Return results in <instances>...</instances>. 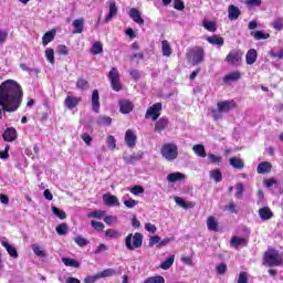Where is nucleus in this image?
<instances>
[{
  "label": "nucleus",
  "instance_id": "f257e3e1",
  "mask_svg": "<svg viewBox=\"0 0 283 283\" xmlns=\"http://www.w3.org/2000/svg\"><path fill=\"white\" fill-rule=\"evenodd\" d=\"M23 88L14 80H7L0 85V106L3 112H17L21 106Z\"/></svg>",
  "mask_w": 283,
  "mask_h": 283
},
{
  "label": "nucleus",
  "instance_id": "f03ea898",
  "mask_svg": "<svg viewBox=\"0 0 283 283\" xmlns=\"http://www.w3.org/2000/svg\"><path fill=\"white\" fill-rule=\"evenodd\" d=\"M237 106L238 104L233 99L218 102L217 109H211V116L216 120H220L222 119L223 114H229V112L235 109Z\"/></svg>",
  "mask_w": 283,
  "mask_h": 283
},
{
  "label": "nucleus",
  "instance_id": "7ed1b4c3",
  "mask_svg": "<svg viewBox=\"0 0 283 283\" xmlns=\"http://www.w3.org/2000/svg\"><path fill=\"white\" fill-rule=\"evenodd\" d=\"M161 157L168 163H174L178 158V146L174 143H166L160 149Z\"/></svg>",
  "mask_w": 283,
  "mask_h": 283
},
{
  "label": "nucleus",
  "instance_id": "20e7f679",
  "mask_svg": "<svg viewBox=\"0 0 283 283\" xmlns=\"http://www.w3.org/2000/svg\"><path fill=\"white\" fill-rule=\"evenodd\" d=\"M265 266H280L282 264V256L276 250L270 249L264 254Z\"/></svg>",
  "mask_w": 283,
  "mask_h": 283
},
{
  "label": "nucleus",
  "instance_id": "39448f33",
  "mask_svg": "<svg viewBox=\"0 0 283 283\" xmlns=\"http://www.w3.org/2000/svg\"><path fill=\"white\" fill-rule=\"evenodd\" d=\"M125 244L128 251L140 249V247H143V234L139 232H136L135 234H128L126 237Z\"/></svg>",
  "mask_w": 283,
  "mask_h": 283
},
{
  "label": "nucleus",
  "instance_id": "423d86ee",
  "mask_svg": "<svg viewBox=\"0 0 283 283\" xmlns=\"http://www.w3.org/2000/svg\"><path fill=\"white\" fill-rule=\"evenodd\" d=\"M108 78L111 81V87L114 92H120L123 86L120 85V75L118 74V69L113 67L108 73Z\"/></svg>",
  "mask_w": 283,
  "mask_h": 283
},
{
  "label": "nucleus",
  "instance_id": "0eeeda50",
  "mask_svg": "<svg viewBox=\"0 0 283 283\" xmlns=\"http://www.w3.org/2000/svg\"><path fill=\"white\" fill-rule=\"evenodd\" d=\"M163 109V104L156 103L153 106H150L146 112V118L151 117L153 120H158L160 116V112Z\"/></svg>",
  "mask_w": 283,
  "mask_h": 283
},
{
  "label": "nucleus",
  "instance_id": "6e6552de",
  "mask_svg": "<svg viewBox=\"0 0 283 283\" xmlns=\"http://www.w3.org/2000/svg\"><path fill=\"white\" fill-rule=\"evenodd\" d=\"M91 105H92V111L95 114H99L101 113V95L98 94V90H94L92 92Z\"/></svg>",
  "mask_w": 283,
  "mask_h": 283
},
{
  "label": "nucleus",
  "instance_id": "1a4fd4ad",
  "mask_svg": "<svg viewBox=\"0 0 283 283\" xmlns=\"http://www.w3.org/2000/svg\"><path fill=\"white\" fill-rule=\"evenodd\" d=\"M136 140H138L136 133H134L132 129H127L125 133V143L127 147L134 149V147H136Z\"/></svg>",
  "mask_w": 283,
  "mask_h": 283
},
{
  "label": "nucleus",
  "instance_id": "9d476101",
  "mask_svg": "<svg viewBox=\"0 0 283 283\" xmlns=\"http://www.w3.org/2000/svg\"><path fill=\"white\" fill-rule=\"evenodd\" d=\"M103 202L106 207H120V201H118V197L112 193H105L103 196Z\"/></svg>",
  "mask_w": 283,
  "mask_h": 283
},
{
  "label": "nucleus",
  "instance_id": "9b49d317",
  "mask_svg": "<svg viewBox=\"0 0 283 283\" xmlns=\"http://www.w3.org/2000/svg\"><path fill=\"white\" fill-rule=\"evenodd\" d=\"M242 60V53L240 51L232 50L226 57L227 63L230 65H235V63H240Z\"/></svg>",
  "mask_w": 283,
  "mask_h": 283
},
{
  "label": "nucleus",
  "instance_id": "f8f14e48",
  "mask_svg": "<svg viewBox=\"0 0 283 283\" xmlns=\"http://www.w3.org/2000/svg\"><path fill=\"white\" fill-rule=\"evenodd\" d=\"M7 143H14L17 140V129L14 127L7 128L2 135Z\"/></svg>",
  "mask_w": 283,
  "mask_h": 283
},
{
  "label": "nucleus",
  "instance_id": "ddd939ff",
  "mask_svg": "<svg viewBox=\"0 0 283 283\" xmlns=\"http://www.w3.org/2000/svg\"><path fill=\"white\" fill-rule=\"evenodd\" d=\"M168 182H182V180H187V175L182 172H171L166 177Z\"/></svg>",
  "mask_w": 283,
  "mask_h": 283
},
{
  "label": "nucleus",
  "instance_id": "4468645a",
  "mask_svg": "<svg viewBox=\"0 0 283 283\" xmlns=\"http://www.w3.org/2000/svg\"><path fill=\"white\" fill-rule=\"evenodd\" d=\"M249 244V239L242 237H232L230 241V247L238 249V247H247Z\"/></svg>",
  "mask_w": 283,
  "mask_h": 283
},
{
  "label": "nucleus",
  "instance_id": "2eb2a0df",
  "mask_svg": "<svg viewBox=\"0 0 283 283\" xmlns=\"http://www.w3.org/2000/svg\"><path fill=\"white\" fill-rule=\"evenodd\" d=\"M116 14H118V7H116V2L114 0L109 1V12L105 18V22L109 23V21H112V19H114V17H116Z\"/></svg>",
  "mask_w": 283,
  "mask_h": 283
},
{
  "label": "nucleus",
  "instance_id": "dca6fc26",
  "mask_svg": "<svg viewBox=\"0 0 283 283\" xmlns=\"http://www.w3.org/2000/svg\"><path fill=\"white\" fill-rule=\"evenodd\" d=\"M240 14H241L240 8H238L233 4L229 6V8H228V19L230 21H237V19L240 18Z\"/></svg>",
  "mask_w": 283,
  "mask_h": 283
},
{
  "label": "nucleus",
  "instance_id": "f3484780",
  "mask_svg": "<svg viewBox=\"0 0 283 283\" xmlns=\"http://www.w3.org/2000/svg\"><path fill=\"white\" fill-rule=\"evenodd\" d=\"M129 17L135 21V23H138V25H144L145 20H143V17H140V11L136 8H132L129 11Z\"/></svg>",
  "mask_w": 283,
  "mask_h": 283
},
{
  "label": "nucleus",
  "instance_id": "a211bd4d",
  "mask_svg": "<svg viewBox=\"0 0 283 283\" xmlns=\"http://www.w3.org/2000/svg\"><path fill=\"white\" fill-rule=\"evenodd\" d=\"M1 244L2 247H4V249L7 250V252L11 258H13L14 260L19 258V253L17 252V248H14V245H10V243L6 240H2Z\"/></svg>",
  "mask_w": 283,
  "mask_h": 283
},
{
  "label": "nucleus",
  "instance_id": "6ab92c4d",
  "mask_svg": "<svg viewBox=\"0 0 283 283\" xmlns=\"http://www.w3.org/2000/svg\"><path fill=\"white\" fill-rule=\"evenodd\" d=\"M210 45H217V48H222L224 45V38L220 35H211L206 39Z\"/></svg>",
  "mask_w": 283,
  "mask_h": 283
},
{
  "label": "nucleus",
  "instance_id": "aec40b11",
  "mask_svg": "<svg viewBox=\"0 0 283 283\" xmlns=\"http://www.w3.org/2000/svg\"><path fill=\"white\" fill-rule=\"evenodd\" d=\"M205 59V50L202 48H196L193 50V57L192 61L196 65H198V63H202Z\"/></svg>",
  "mask_w": 283,
  "mask_h": 283
},
{
  "label": "nucleus",
  "instance_id": "412c9836",
  "mask_svg": "<svg viewBox=\"0 0 283 283\" xmlns=\"http://www.w3.org/2000/svg\"><path fill=\"white\" fill-rule=\"evenodd\" d=\"M241 78H242V73H240V71H235L227 74L223 77V83H233L235 81H240Z\"/></svg>",
  "mask_w": 283,
  "mask_h": 283
},
{
  "label": "nucleus",
  "instance_id": "4be33fe9",
  "mask_svg": "<svg viewBox=\"0 0 283 283\" xmlns=\"http://www.w3.org/2000/svg\"><path fill=\"white\" fill-rule=\"evenodd\" d=\"M245 61L248 65H253L258 61V51L255 49H250L245 54Z\"/></svg>",
  "mask_w": 283,
  "mask_h": 283
},
{
  "label": "nucleus",
  "instance_id": "5701e85b",
  "mask_svg": "<svg viewBox=\"0 0 283 283\" xmlns=\"http://www.w3.org/2000/svg\"><path fill=\"white\" fill-rule=\"evenodd\" d=\"M78 103H81V97L66 96L64 101L65 107H67V109H74Z\"/></svg>",
  "mask_w": 283,
  "mask_h": 283
},
{
  "label": "nucleus",
  "instance_id": "b1692460",
  "mask_svg": "<svg viewBox=\"0 0 283 283\" xmlns=\"http://www.w3.org/2000/svg\"><path fill=\"white\" fill-rule=\"evenodd\" d=\"M259 216L263 221L271 220L273 218V211L269 207H263L259 210Z\"/></svg>",
  "mask_w": 283,
  "mask_h": 283
},
{
  "label": "nucleus",
  "instance_id": "393cba45",
  "mask_svg": "<svg viewBox=\"0 0 283 283\" xmlns=\"http://www.w3.org/2000/svg\"><path fill=\"white\" fill-rule=\"evenodd\" d=\"M218 219L216 217H209L207 220V228L209 231H214L218 233L220 231V228L218 227Z\"/></svg>",
  "mask_w": 283,
  "mask_h": 283
},
{
  "label": "nucleus",
  "instance_id": "a878e982",
  "mask_svg": "<svg viewBox=\"0 0 283 283\" xmlns=\"http://www.w3.org/2000/svg\"><path fill=\"white\" fill-rule=\"evenodd\" d=\"M167 125H169V120L165 117H161L155 124V132H165V129H167Z\"/></svg>",
  "mask_w": 283,
  "mask_h": 283
},
{
  "label": "nucleus",
  "instance_id": "bb28decb",
  "mask_svg": "<svg viewBox=\"0 0 283 283\" xmlns=\"http://www.w3.org/2000/svg\"><path fill=\"white\" fill-rule=\"evenodd\" d=\"M192 151L198 156L199 158H207V150H205V145L197 144L192 146Z\"/></svg>",
  "mask_w": 283,
  "mask_h": 283
},
{
  "label": "nucleus",
  "instance_id": "cd10ccee",
  "mask_svg": "<svg viewBox=\"0 0 283 283\" xmlns=\"http://www.w3.org/2000/svg\"><path fill=\"white\" fill-rule=\"evenodd\" d=\"M272 165L269 161H262L259 164L256 171L258 174H270L271 169H272Z\"/></svg>",
  "mask_w": 283,
  "mask_h": 283
},
{
  "label": "nucleus",
  "instance_id": "c85d7f7f",
  "mask_svg": "<svg viewBox=\"0 0 283 283\" xmlns=\"http://www.w3.org/2000/svg\"><path fill=\"white\" fill-rule=\"evenodd\" d=\"M119 109H120L122 114H129V112H132V109H134V104H132V102H129V101H122L119 103Z\"/></svg>",
  "mask_w": 283,
  "mask_h": 283
},
{
  "label": "nucleus",
  "instance_id": "c756f323",
  "mask_svg": "<svg viewBox=\"0 0 283 283\" xmlns=\"http://www.w3.org/2000/svg\"><path fill=\"white\" fill-rule=\"evenodd\" d=\"M54 36H56L55 30H51V31L46 32L42 36V44L45 46V45H48V43H52V41H54Z\"/></svg>",
  "mask_w": 283,
  "mask_h": 283
},
{
  "label": "nucleus",
  "instance_id": "7c9ffc66",
  "mask_svg": "<svg viewBox=\"0 0 283 283\" xmlns=\"http://www.w3.org/2000/svg\"><path fill=\"white\" fill-rule=\"evenodd\" d=\"M122 200L127 209H134L138 205V201L130 198L129 195L124 196Z\"/></svg>",
  "mask_w": 283,
  "mask_h": 283
},
{
  "label": "nucleus",
  "instance_id": "2f4dec72",
  "mask_svg": "<svg viewBox=\"0 0 283 283\" xmlns=\"http://www.w3.org/2000/svg\"><path fill=\"white\" fill-rule=\"evenodd\" d=\"M76 88L81 90L82 92H85L90 90V82H87V80L83 77H80L77 78V82H76Z\"/></svg>",
  "mask_w": 283,
  "mask_h": 283
},
{
  "label": "nucleus",
  "instance_id": "473e14b6",
  "mask_svg": "<svg viewBox=\"0 0 283 283\" xmlns=\"http://www.w3.org/2000/svg\"><path fill=\"white\" fill-rule=\"evenodd\" d=\"M176 260L175 255H170L166 261L161 262L159 265V269H163L164 271H167L174 266V261Z\"/></svg>",
  "mask_w": 283,
  "mask_h": 283
},
{
  "label": "nucleus",
  "instance_id": "72a5a7b5",
  "mask_svg": "<svg viewBox=\"0 0 283 283\" xmlns=\"http://www.w3.org/2000/svg\"><path fill=\"white\" fill-rule=\"evenodd\" d=\"M230 165L234 169H244V161L238 157L230 158Z\"/></svg>",
  "mask_w": 283,
  "mask_h": 283
},
{
  "label": "nucleus",
  "instance_id": "f704fd0d",
  "mask_svg": "<svg viewBox=\"0 0 283 283\" xmlns=\"http://www.w3.org/2000/svg\"><path fill=\"white\" fill-rule=\"evenodd\" d=\"M83 23H85L83 19H76L73 21V27L75 29L73 34H81L83 32Z\"/></svg>",
  "mask_w": 283,
  "mask_h": 283
},
{
  "label": "nucleus",
  "instance_id": "c9c22d12",
  "mask_svg": "<svg viewBox=\"0 0 283 283\" xmlns=\"http://www.w3.org/2000/svg\"><path fill=\"white\" fill-rule=\"evenodd\" d=\"M251 36L255 39V41H263L271 36L269 33H264V31H252Z\"/></svg>",
  "mask_w": 283,
  "mask_h": 283
},
{
  "label": "nucleus",
  "instance_id": "e433bc0d",
  "mask_svg": "<svg viewBox=\"0 0 283 283\" xmlns=\"http://www.w3.org/2000/svg\"><path fill=\"white\" fill-rule=\"evenodd\" d=\"M62 262L65 264V266H72L73 269H78L81 266V263H78V261L75 259L63 258Z\"/></svg>",
  "mask_w": 283,
  "mask_h": 283
},
{
  "label": "nucleus",
  "instance_id": "4c0bfd02",
  "mask_svg": "<svg viewBox=\"0 0 283 283\" xmlns=\"http://www.w3.org/2000/svg\"><path fill=\"white\" fill-rule=\"evenodd\" d=\"M161 52L164 56H171V46L167 40L161 42Z\"/></svg>",
  "mask_w": 283,
  "mask_h": 283
},
{
  "label": "nucleus",
  "instance_id": "58836bf2",
  "mask_svg": "<svg viewBox=\"0 0 283 283\" xmlns=\"http://www.w3.org/2000/svg\"><path fill=\"white\" fill-rule=\"evenodd\" d=\"M106 213H107V212L104 211V210H95V211L90 212V213L87 214V218H95V219H97V220H101V219L105 218V214H106Z\"/></svg>",
  "mask_w": 283,
  "mask_h": 283
},
{
  "label": "nucleus",
  "instance_id": "ea45409f",
  "mask_svg": "<svg viewBox=\"0 0 283 283\" xmlns=\"http://www.w3.org/2000/svg\"><path fill=\"white\" fill-rule=\"evenodd\" d=\"M144 283H165V277L160 275L149 276L144 281Z\"/></svg>",
  "mask_w": 283,
  "mask_h": 283
},
{
  "label": "nucleus",
  "instance_id": "a19ab883",
  "mask_svg": "<svg viewBox=\"0 0 283 283\" xmlns=\"http://www.w3.org/2000/svg\"><path fill=\"white\" fill-rule=\"evenodd\" d=\"M74 242L77 247H87V244H90V240L83 238V235L75 237Z\"/></svg>",
  "mask_w": 283,
  "mask_h": 283
},
{
  "label": "nucleus",
  "instance_id": "79ce46f5",
  "mask_svg": "<svg viewBox=\"0 0 283 283\" xmlns=\"http://www.w3.org/2000/svg\"><path fill=\"white\" fill-rule=\"evenodd\" d=\"M99 280L101 277H112L114 275H116V270L114 269H106L104 271H102L101 273L97 274Z\"/></svg>",
  "mask_w": 283,
  "mask_h": 283
},
{
  "label": "nucleus",
  "instance_id": "37998d69",
  "mask_svg": "<svg viewBox=\"0 0 283 283\" xmlns=\"http://www.w3.org/2000/svg\"><path fill=\"white\" fill-rule=\"evenodd\" d=\"M52 213L53 216H56V218H60V220H65V218H67V216L65 214V211L56 207H52Z\"/></svg>",
  "mask_w": 283,
  "mask_h": 283
},
{
  "label": "nucleus",
  "instance_id": "c03bdc74",
  "mask_svg": "<svg viewBox=\"0 0 283 283\" xmlns=\"http://www.w3.org/2000/svg\"><path fill=\"white\" fill-rule=\"evenodd\" d=\"M203 28L208 30V32H216L217 30L216 22L209 20L203 21Z\"/></svg>",
  "mask_w": 283,
  "mask_h": 283
},
{
  "label": "nucleus",
  "instance_id": "a18cd8bd",
  "mask_svg": "<svg viewBox=\"0 0 283 283\" xmlns=\"http://www.w3.org/2000/svg\"><path fill=\"white\" fill-rule=\"evenodd\" d=\"M57 235H66L67 234V223H61L55 228Z\"/></svg>",
  "mask_w": 283,
  "mask_h": 283
},
{
  "label": "nucleus",
  "instance_id": "49530a36",
  "mask_svg": "<svg viewBox=\"0 0 283 283\" xmlns=\"http://www.w3.org/2000/svg\"><path fill=\"white\" fill-rule=\"evenodd\" d=\"M101 52H103V44H101V42H95L91 48V53L96 55L101 54Z\"/></svg>",
  "mask_w": 283,
  "mask_h": 283
},
{
  "label": "nucleus",
  "instance_id": "de8ad7c7",
  "mask_svg": "<svg viewBox=\"0 0 283 283\" xmlns=\"http://www.w3.org/2000/svg\"><path fill=\"white\" fill-rule=\"evenodd\" d=\"M45 57L51 65H54V49L48 48L45 50Z\"/></svg>",
  "mask_w": 283,
  "mask_h": 283
},
{
  "label": "nucleus",
  "instance_id": "09e8293b",
  "mask_svg": "<svg viewBox=\"0 0 283 283\" xmlns=\"http://www.w3.org/2000/svg\"><path fill=\"white\" fill-rule=\"evenodd\" d=\"M210 178L216 182H222V172L220 170H212L210 171Z\"/></svg>",
  "mask_w": 283,
  "mask_h": 283
},
{
  "label": "nucleus",
  "instance_id": "8fccbe9b",
  "mask_svg": "<svg viewBox=\"0 0 283 283\" xmlns=\"http://www.w3.org/2000/svg\"><path fill=\"white\" fill-rule=\"evenodd\" d=\"M97 123L98 125L109 126L112 125V118L108 116H99Z\"/></svg>",
  "mask_w": 283,
  "mask_h": 283
},
{
  "label": "nucleus",
  "instance_id": "3c124183",
  "mask_svg": "<svg viewBox=\"0 0 283 283\" xmlns=\"http://www.w3.org/2000/svg\"><path fill=\"white\" fill-rule=\"evenodd\" d=\"M105 235H106V238H113L116 240V239L120 238V232H118V230L108 229V230H106Z\"/></svg>",
  "mask_w": 283,
  "mask_h": 283
},
{
  "label": "nucleus",
  "instance_id": "603ef678",
  "mask_svg": "<svg viewBox=\"0 0 283 283\" xmlns=\"http://www.w3.org/2000/svg\"><path fill=\"white\" fill-rule=\"evenodd\" d=\"M106 144L108 145V149L114 151L116 149V138L113 135H109L106 139Z\"/></svg>",
  "mask_w": 283,
  "mask_h": 283
},
{
  "label": "nucleus",
  "instance_id": "864d4df0",
  "mask_svg": "<svg viewBox=\"0 0 283 283\" xmlns=\"http://www.w3.org/2000/svg\"><path fill=\"white\" fill-rule=\"evenodd\" d=\"M32 251L39 258H45V251L41 250V247H39L38 244L32 245Z\"/></svg>",
  "mask_w": 283,
  "mask_h": 283
},
{
  "label": "nucleus",
  "instance_id": "5fc2aeb1",
  "mask_svg": "<svg viewBox=\"0 0 283 283\" xmlns=\"http://www.w3.org/2000/svg\"><path fill=\"white\" fill-rule=\"evenodd\" d=\"M91 227L95 229V231H103L105 229V224L101 221H91Z\"/></svg>",
  "mask_w": 283,
  "mask_h": 283
},
{
  "label": "nucleus",
  "instance_id": "6e6d98bb",
  "mask_svg": "<svg viewBox=\"0 0 283 283\" xmlns=\"http://www.w3.org/2000/svg\"><path fill=\"white\" fill-rule=\"evenodd\" d=\"M224 211H229V213H238L235 202L231 201L229 205L224 206Z\"/></svg>",
  "mask_w": 283,
  "mask_h": 283
},
{
  "label": "nucleus",
  "instance_id": "4d7b16f0",
  "mask_svg": "<svg viewBox=\"0 0 283 283\" xmlns=\"http://www.w3.org/2000/svg\"><path fill=\"white\" fill-rule=\"evenodd\" d=\"M208 160L212 163L213 165H217V163H220L222 160V157L213 155V154H208Z\"/></svg>",
  "mask_w": 283,
  "mask_h": 283
},
{
  "label": "nucleus",
  "instance_id": "13d9d810",
  "mask_svg": "<svg viewBox=\"0 0 283 283\" xmlns=\"http://www.w3.org/2000/svg\"><path fill=\"white\" fill-rule=\"evenodd\" d=\"M57 53L62 54L63 56H67V54H70V49H67L66 45L61 44L57 46Z\"/></svg>",
  "mask_w": 283,
  "mask_h": 283
},
{
  "label": "nucleus",
  "instance_id": "bf43d9fd",
  "mask_svg": "<svg viewBox=\"0 0 283 283\" xmlns=\"http://www.w3.org/2000/svg\"><path fill=\"white\" fill-rule=\"evenodd\" d=\"M130 193H133L134 196L145 193V188H143L142 186H135L130 189Z\"/></svg>",
  "mask_w": 283,
  "mask_h": 283
},
{
  "label": "nucleus",
  "instance_id": "052dcab7",
  "mask_svg": "<svg viewBox=\"0 0 283 283\" xmlns=\"http://www.w3.org/2000/svg\"><path fill=\"white\" fill-rule=\"evenodd\" d=\"M270 56H272V59H275L276 61H282L283 50H281L279 52L270 51Z\"/></svg>",
  "mask_w": 283,
  "mask_h": 283
},
{
  "label": "nucleus",
  "instance_id": "680f3d73",
  "mask_svg": "<svg viewBox=\"0 0 283 283\" xmlns=\"http://www.w3.org/2000/svg\"><path fill=\"white\" fill-rule=\"evenodd\" d=\"M155 244H157V247H158V244H160V237H158V235L150 237L149 247H155Z\"/></svg>",
  "mask_w": 283,
  "mask_h": 283
},
{
  "label": "nucleus",
  "instance_id": "e2e57ef3",
  "mask_svg": "<svg viewBox=\"0 0 283 283\" xmlns=\"http://www.w3.org/2000/svg\"><path fill=\"white\" fill-rule=\"evenodd\" d=\"M243 193H244V185H242V184H237V198H242V196H243Z\"/></svg>",
  "mask_w": 283,
  "mask_h": 283
},
{
  "label": "nucleus",
  "instance_id": "0e129e2a",
  "mask_svg": "<svg viewBox=\"0 0 283 283\" xmlns=\"http://www.w3.org/2000/svg\"><path fill=\"white\" fill-rule=\"evenodd\" d=\"M118 218L114 217V216H106L104 217V222L106 224H114V222H117Z\"/></svg>",
  "mask_w": 283,
  "mask_h": 283
},
{
  "label": "nucleus",
  "instance_id": "69168bd1",
  "mask_svg": "<svg viewBox=\"0 0 283 283\" xmlns=\"http://www.w3.org/2000/svg\"><path fill=\"white\" fill-rule=\"evenodd\" d=\"M217 273L219 275H224V273H227V264L221 263V264L217 265Z\"/></svg>",
  "mask_w": 283,
  "mask_h": 283
},
{
  "label": "nucleus",
  "instance_id": "338daca9",
  "mask_svg": "<svg viewBox=\"0 0 283 283\" xmlns=\"http://www.w3.org/2000/svg\"><path fill=\"white\" fill-rule=\"evenodd\" d=\"M238 283H249V279H247V272H240Z\"/></svg>",
  "mask_w": 283,
  "mask_h": 283
},
{
  "label": "nucleus",
  "instance_id": "774afa93",
  "mask_svg": "<svg viewBox=\"0 0 283 283\" xmlns=\"http://www.w3.org/2000/svg\"><path fill=\"white\" fill-rule=\"evenodd\" d=\"M97 280H99L98 274L93 275V276H86L84 279V283H95Z\"/></svg>",
  "mask_w": 283,
  "mask_h": 283
}]
</instances>
